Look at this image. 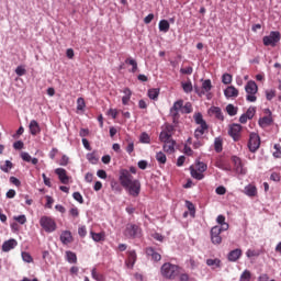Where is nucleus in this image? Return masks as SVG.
Returning <instances> with one entry per match:
<instances>
[{
    "label": "nucleus",
    "instance_id": "obj_1",
    "mask_svg": "<svg viewBox=\"0 0 281 281\" xmlns=\"http://www.w3.org/2000/svg\"><path fill=\"white\" fill-rule=\"evenodd\" d=\"M119 181L130 196L137 199L142 193V182L138 179H135L133 175L128 172V169H120Z\"/></svg>",
    "mask_w": 281,
    "mask_h": 281
},
{
    "label": "nucleus",
    "instance_id": "obj_2",
    "mask_svg": "<svg viewBox=\"0 0 281 281\" xmlns=\"http://www.w3.org/2000/svg\"><path fill=\"white\" fill-rule=\"evenodd\" d=\"M160 273L166 280H175L179 276V266L166 262L161 266Z\"/></svg>",
    "mask_w": 281,
    "mask_h": 281
},
{
    "label": "nucleus",
    "instance_id": "obj_3",
    "mask_svg": "<svg viewBox=\"0 0 281 281\" xmlns=\"http://www.w3.org/2000/svg\"><path fill=\"white\" fill-rule=\"evenodd\" d=\"M142 232H143L142 226H139L137 224L128 223L125 226L123 236H125V238H130V239L134 240L135 238H142V236H143Z\"/></svg>",
    "mask_w": 281,
    "mask_h": 281
},
{
    "label": "nucleus",
    "instance_id": "obj_4",
    "mask_svg": "<svg viewBox=\"0 0 281 281\" xmlns=\"http://www.w3.org/2000/svg\"><path fill=\"white\" fill-rule=\"evenodd\" d=\"M40 225L44 229V232H46V234H52L58 228L56 220L47 215H44L40 218Z\"/></svg>",
    "mask_w": 281,
    "mask_h": 281
},
{
    "label": "nucleus",
    "instance_id": "obj_5",
    "mask_svg": "<svg viewBox=\"0 0 281 281\" xmlns=\"http://www.w3.org/2000/svg\"><path fill=\"white\" fill-rule=\"evenodd\" d=\"M245 91L247 93V102H256V100H258V97H256V93H258V85L256 81L249 80L245 86Z\"/></svg>",
    "mask_w": 281,
    "mask_h": 281
},
{
    "label": "nucleus",
    "instance_id": "obj_6",
    "mask_svg": "<svg viewBox=\"0 0 281 281\" xmlns=\"http://www.w3.org/2000/svg\"><path fill=\"white\" fill-rule=\"evenodd\" d=\"M280 31H271L269 35L262 37L265 47H276L280 43Z\"/></svg>",
    "mask_w": 281,
    "mask_h": 281
},
{
    "label": "nucleus",
    "instance_id": "obj_7",
    "mask_svg": "<svg viewBox=\"0 0 281 281\" xmlns=\"http://www.w3.org/2000/svg\"><path fill=\"white\" fill-rule=\"evenodd\" d=\"M260 148V135L257 133H250L248 140V149L250 153H257Z\"/></svg>",
    "mask_w": 281,
    "mask_h": 281
},
{
    "label": "nucleus",
    "instance_id": "obj_8",
    "mask_svg": "<svg viewBox=\"0 0 281 281\" xmlns=\"http://www.w3.org/2000/svg\"><path fill=\"white\" fill-rule=\"evenodd\" d=\"M240 131H243V125L238 123H233L228 128V135L234 139L235 142L240 140Z\"/></svg>",
    "mask_w": 281,
    "mask_h": 281
},
{
    "label": "nucleus",
    "instance_id": "obj_9",
    "mask_svg": "<svg viewBox=\"0 0 281 281\" xmlns=\"http://www.w3.org/2000/svg\"><path fill=\"white\" fill-rule=\"evenodd\" d=\"M232 161L234 164V170L237 175H247V169L243 166V159L238 156H232Z\"/></svg>",
    "mask_w": 281,
    "mask_h": 281
},
{
    "label": "nucleus",
    "instance_id": "obj_10",
    "mask_svg": "<svg viewBox=\"0 0 281 281\" xmlns=\"http://www.w3.org/2000/svg\"><path fill=\"white\" fill-rule=\"evenodd\" d=\"M221 226H213L211 228V241L213 245H221V243H223V237H221Z\"/></svg>",
    "mask_w": 281,
    "mask_h": 281
},
{
    "label": "nucleus",
    "instance_id": "obj_11",
    "mask_svg": "<svg viewBox=\"0 0 281 281\" xmlns=\"http://www.w3.org/2000/svg\"><path fill=\"white\" fill-rule=\"evenodd\" d=\"M135 262H137V252L135 250H128L127 260H125L126 267L133 269V267H135Z\"/></svg>",
    "mask_w": 281,
    "mask_h": 281
},
{
    "label": "nucleus",
    "instance_id": "obj_12",
    "mask_svg": "<svg viewBox=\"0 0 281 281\" xmlns=\"http://www.w3.org/2000/svg\"><path fill=\"white\" fill-rule=\"evenodd\" d=\"M55 175L58 176L60 183H64V186H67V183H69V176H67V170H65L64 168L55 169Z\"/></svg>",
    "mask_w": 281,
    "mask_h": 281
},
{
    "label": "nucleus",
    "instance_id": "obj_13",
    "mask_svg": "<svg viewBox=\"0 0 281 281\" xmlns=\"http://www.w3.org/2000/svg\"><path fill=\"white\" fill-rule=\"evenodd\" d=\"M18 245H19V241H16V239L14 238L8 239L2 244V251L8 254V251H12V249H14Z\"/></svg>",
    "mask_w": 281,
    "mask_h": 281
},
{
    "label": "nucleus",
    "instance_id": "obj_14",
    "mask_svg": "<svg viewBox=\"0 0 281 281\" xmlns=\"http://www.w3.org/2000/svg\"><path fill=\"white\" fill-rule=\"evenodd\" d=\"M145 254L148 258H151V260H154V262H159V260H161V255L157 251H155V248L153 247H147L145 249Z\"/></svg>",
    "mask_w": 281,
    "mask_h": 281
},
{
    "label": "nucleus",
    "instance_id": "obj_15",
    "mask_svg": "<svg viewBox=\"0 0 281 281\" xmlns=\"http://www.w3.org/2000/svg\"><path fill=\"white\" fill-rule=\"evenodd\" d=\"M240 256H243V250L239 248H236L228 252L227 259L229 262H236L237 260L240 259Z\"/></svg>",
    "mask_w": 281,
    "mask_h": 281
},
{
    "label": "nucleus",
    "instance_id": "obj_16",
    "mask_svg": "<svg viewBox=\"0 0 281 281\" xmlns=\"http://www.w3.org/2000/svg\"><path fill=\"white\" fill-rule=\"evenodd\" d=\"M29 130L31 135L36 136L38 133H41V125L38 124V121L32 120L29 124Z\"/></svg>",
    "mask_w": 281,
    "mask_h": 281
},
{
    "label": "nucleus",
    "instance_id": "obj_17",
    "mask_svg": "<svg viewBox=\"0 0 281 281\" xmlns=\"http://www.w3.org/2000/svg\"><path fill=\"white\" fill-rule=\"evenodd\" d=\"M59 238L63 245H69L70 243H74V236L69 231H64Z\"/></svg>",
    "mask_w": 281,
    "mask_h": 281
},
{
    "label": "nucleus",
    "instance_id": "obj_18",
    "mask_svg": "<svg viewBox=\"0 0 281 281\" xmlns=\"http://www.w3.org/2000/svg\"><path fill=\"white\" fill-rule=\"evenodd\" d=\"M224 95L227 99H229V98H238V89H236V87H234V86H228L224 90Z\"/></svg>",
    "mask_w": 281,
    "mask_h": 281
},
{
    "label": "nucleus",
    "instance_id": "obj_19",
    "mask_svg": "<svg viewBox=\"0 0 281 281\" xmlns=\"http://www.w3.org/2000/svg\"><path fill=\"white\" fill-rule=\"evenodd\" d=\"M258 124L261 128H265L267 126H271V124H273V117L272 116L260 117L259 121H258Z\"/></svg>",
    "mask_w": 281,
    "mask_h": 281
},
{
    "label": "nucleus",
    "instance_id": "obj_20",
    "mask_svg": "<svg viewBox=\"0 0 281 281\" xmlns=\"http://www.w3.org/2000/svg\"><path fill=\"white\" fill-rule=\"evenodd\" d=\"M90 237L92 238V240H94V243H103V240H105L106 235L104 233H95L93 231L90 232Z\"/></svg>",
    "mask_w": 281,
    "mask_h": 281
},
{
    "label": "nucleus",
    "instance_id": "obj_21",
    "mask_svg": "<svg viewBox=\"0 0 281 281\" xmlns=\"http://www.w3.org/2000/svg\"><path fill=\"white\" fill-rule=\"evenodd\" d=\"M210 128L209 125H200L195 131H194V137L195 139H201L203 135H205V131Z\"/></svg>",
    "mask_w": 281,
    "mask_h": 281
},
{
    "label": "nucleus",
    "instance_id": "obj_22",
    "mask_svg": "<svg viewBox=\"0 0 281 281\" xmlns=\"http://www.w3.org/2000/svg\"><path fill=\"white\" fill-rule=\"evenodd\" d=\"M176 144H177V142H175L173 139L168 140L167 143H165L164 146H162L165 153H169V155H172V153H175V145Z\"/></svg>",
    "mask_w": 281,
    "mask_h": 281
},
{
    "label": "nucleus",
    "instance_id": "obj_23",
    "mask_svg": "<svg viewBox=\"0 0 281 281\" xmlns=\"http://www.w3.org/2000/svg\"><path fill=\"white\" fill-rule=\"evenodd\" d=\"M210 112L215 115L216 120H221V122H223V120H225V116L223 115V110H221V108L211 106Z\"/></svg>",
    "mask_w": 281,
    "mask_h": 281
},
{
    "label": "nucleus",
    "instance_id": "obj_24",
    "mask_svg": "<svg viewBox=\"0 0 281 281\" xmlns=\"http://www.w3.org/2000/svg\"><path fill=\"white\" fill-rule=\"evenodd\" d=\"M66 260L69 265H76L78 262V256H76V252L68 250L66 251Z\"/></svg>",
    "mask_w": 281,
    "mask_h": 281
},
{
    "label": "nucleus",
    "instance_id": "obj_25",
    "mask_svg": "<svg viewBox=\"0 0 281 281\" xmlns=\"http://www.w3.org/2000/svg\"><path fill=\"white\" fill-rule=\"evenodd\" d=\"M193 120L195 124H198L199 126H207V122H205V120L203 119V114L201 112L195 113L193 115Z\"/></svg>",
    "mask_w": 281,
    "mask_h": 281
},
{
    "label": "nucleus",
    "instance_id": "obj_26",
    "mask_svg": "<svg viewBox=\"0 0 281 281\" xmlns=\"http://www.w3.org/2000/svg\"><path fill=\"white\" fill-rule=\"evenodd\" d=\"M159 93H160L159 88H151L148 90L147 95H148L149 100H158Z\"/></svg>",
    "mask_w": 281,
    "mask_h": 281
},
{
    "label": "nucleus",
    "instance_id": "obj_27",
    "mask_svg": "<svg viewBox=\"0 0 281 281\" xmlns=\"http://www.w3.org/2000/svg\"><path fill=\"white\" fill-rule=\"evenodd\" d=\"M245 194L247 196H256V194H258V189H256V186L248 184L245 187Z\"/></svg>",
    "mask_w": 281,
    "mask_h": 281
},
{
    "label": "nucleus",
    "instance_id": "obj_28",
    "mask_svg": "<svg viewBox=\"0 0 281 281\" xmlns=\"http://www.w3.org/2000/svg\"><path fill=\"white\" fill-rule=\"evenodd\" d=\"M123 93H125V95L122 97V104L126 106V104H128V102L131 101V95H133V92L131 91V89L125 88L123 90Z\"/></svg>",
    "mask_w": 281,
    "mask_h": 281
},
{
    "label": "nucleus",
    "instance_id": "obj_29",
    "mask_svg": "<svg viewBox=\"0 0 281 281\" xmlns=\"http://www.w3.org/2000/svg\"><path fill=\"white\" fill-rule=\"evenodd\" d=\"M190 172H191V177L193 179H196L198 181L203 180V178L205 177L201 171H198L196 169H194L193 166L190 167Z\"/></svg>",
    "mask_w": 281,
    "mask_h": 281
},
{
    "label": "nucleus",
    "instance_id": "obj_30",
    "mask_svg": "<svg viewBox=\"0 0 281 281\" xmlns=\"http://www.w3.org/2000/svg\"><path fill=\"white\" fill-rule=\"evenodd\" d=\"M125 64L132 66V69L130 70L132 74H136L138 69L137 60L133 59V57H128L125 59Z\"/></svg>",
    "mask_w": 281,
    "mask_h": 281
},
{
    "label": "nucleus",
    "instance_id": "obj_31",
    "mask_svg": "<svg viewBox=\"0 0 281 281\" xmlns=\"http://www.w3.org/2000/svg\"><path fill=\"white\" fill-rule=\"evenodd\" d=\"M159 32H169L170 30V22H168V20H160L159 24Z\"/></svg>",
    "mask_w": 281,
    "mask_h": 281
},
{
    "label": "nucleus",
    "instance_id": "obj_32",
    "mask_svg": "<svg viewBox=\"0 0 281 281\" xmlns=\"http://www.w3.org/2000/svg\"><path fill=\"white\" fill-rule=\"evenodd\" d=\"M202 91H204V94L210 93V91H212V80H210V79L203 80L202 79Z\"/></svg>",
    "mask_w": 281,
    "mask_h": 281
},
{
    "label": "nucleus",
    "instance_id": "obj_33",
    "mask_svg": "<svg viewBox=\"0 0 281 281\" xmlns=\"http://www.w3.org/2000/svg\"><path fill=\"white\" fill-rule=\"evenodd\" d=\"M214 150L215 153H223V138L216 137L214 139Z\"/></svg>",
    "mask_w": 281,
    "mask_h": 281
},
{
    "label": "nucleus",
    "instance_id": "obj_34",
    "mask_svg": "<svg viewBox=\"0 0 281 281\" xmlns=\"http://www.w3.org/2000/svg\"><path fill=\"white\" fill-rule=\"evenodd\" d=\"M171 137H172V134L168 132H161L159 135L160 142H162L164 144H166L167 142H171L172 140L170 139Z\"/></svg>",
    "mask_w": 281,
    "mask_h": 281
},
{
    "label": "nucleus",
    "instance_id": "obj_35",
    "mask_svg": "<svg viewBox=\"0 0 281 281\" xmlns=\"http://www.w3.org/2000/svg\"><path fill=\"white\" fill-rule=\"evenodd\" d=\"M226 113L234 117V115L238 114V108L234 106V104H228L226 105Z\"/></svg>",
    "mask_w": 281,
    "mask_h": 281
},
{
    "label": "nucleus",
    "instance_id": "obj_36",
    "mask_svg": "<svg viewBox=\"0 0 281 281\" xmlns=\"http://www.w3.org/2000/svg\"><path fill=\"white\" fill-rule=\"evenodd\" d=\"M23 262H27L29 265L34 262V258H32V255L27 251H22L21 254Z\"/></svg>",
    "mask_w": 281,
    "mask_h": 281
},
{
    "label": "nucleus",
    "instance_id": "obj_37",
    "mask_svg": "<svg viewBox=\"0 0 281 281\" xmlns=\"http://www.w3.org/2000/svg\"><path fill=\"white\" fill-rule=\"evenodd\" d=\"M156 160L158 161V164H166V161H168V158H166V154H164V151H158L156 154Z\"/></svg>",
    "mask_w": 281,
    "mask_h": 281
},
{
    "label": "nucleus",
    "instance_id": "obj_38",
    "mask_svg": "<svg viewBox=\"0 0 281 281\" xmlns=\"http://www.w3.org/2000/svg\"><path fill=\"white\" fill-rule=\"evenodd\" d=\"M186 205L190 212V216H192V218H194V216L196 214V209L194 207V204L190 201H186Z\"/></svg>",
    "mask_w": 281,
    "mask_h": 281
},
{
    "label": "nucleus",
    "instance_id": "obj_39",
    "mask_svg": "<svg viewBox=\"0 0 281 281\" xmlns=\"http://www.w3.org/2000/svg\"><path fill=\"white\" fill-rule=\"evenodd\" d=\"M140 144H150V135L148 133L143 132L139 136Z\"/></svg>",
    "mask_w": 281,
    "mask_h": 281
},
{
    "label": "nucleus",
    "instance_id": "obj_40",
    "mask_svg": "<svg viewBox=\"0 0 281 281\" xmlns=\"http://www.w3.org/2000/svg\"><path fill=\"white\" fill-rule=\"evenodd\" d=\"M111 188L113 192H117L119 194L122 193V183L117 181H111Z\"/></svg>",
    "mask_w": 281,
    "mask_h": 281
},
{
    "label": "nucleus",
    "instance_id": "obj_41",
    "mask_svg": "<svg viewBox=\"0 0 281 281\" xmlns=\"http://www.w3.org/2000/svg\"><path fill=\"white\" fill-rule=\"evenodd\" d=\"M182 89L184 93H192V90H193L192 81L182 82Z\"/></svg>",
    "mask_w": 281,
    "mask_h": 281
},
{
    "label": "nucleus",
    "instance_id": "obj_42",
    "mask_svg": "<svg viewBox=\"0 0 281 281\" xmlns=\"http://www.w3.org/2000/svg\"><path fill=\"white\" fill-rule=\"evenodd\" d=\"M87 106V103L85 102V99L82 97L77 99V111H85V108Z\"/></svg>",
    "mask_w": 281,
    "mask_h": 281
},
{
    "label": "nucleus",
    "instance_id": "obj_43",
    "mask_svg": "<svg viewBox=\"0 0 281 281\" xmlns=\"http://www.w3.org/2000/svg\"><path fill=\"white\" fill-rule=\"evenodd\" d=\"M170 116L172 117L173 124H179V111L178 110H170Z\"/></svg>",
    "mask_w": 281,
    "mask_h": 281
},
{
    "label": "nucleus",
    "instance_id": "obj_44",
    "mask_svg": "<svg viewBox=\"0 0 281 281\" xmlns=\"http://www.w3.org/2000/svg\"><path fill=\"white\" fill-rule=\"evenodd\" d=\"M183 109V100H178L170 108L171 111H181Z\"/></svg>",
    "mask_w": 281,
    "mask_h": 281
},
{
    "label": "nucleus",
    "instance_id": "obj_45",
    "mask_svg": "<svg viewBox=\"0 0 281 281\" xmlns=\"http://www.w3.org/2000/svg\"><path fill=\"white\" fill-rule=\"evenodd\" d=\"M244 114L248 117V120H254V116L256 115V106L248 108Z\"/></svg>",
    "mask_w": 281,
    "mask_h": 281
},
{
    "label": "nucleus",
    "instance_id": "obj_46",
    "mask_svg": "<svg viewBox=\"0 0 281 281\" xmlns=\"http://www.w3.org/2000/svg\"><path fill=\"white\" fill-rule=\"evenodd\" d=\"M206 265H207V267H217V268H220L221 267V261H220V259H207L206 260Z\"/></svg>",
    "mask_w": 281,
    "mask_h": 281
},
{
    "label": "nucleus",
    "instance_id": "obj_47",
    "mask_svg": "<svg viewBox=\"0 0 281 281\" xmlns=\"http://www.w3.org/2000/svg\"><path fill=\"white\" fill-rule=\"evenodd\" d=\"M192 112V103L187 102L184 105L182 104L181 113L190 114Z\"/></svg>",
    "mask_w": 281,
    "mask_h": 281
},
{
    "label": "nucleus",
    "instance_id": "obj_48",
    "mask_svg": "<svg viewBox=\"0 0 281 281\" xmlns=\"http://www.w3.org/2000/svg\"><path fill=\"white\" fill-rule=\"evenodd\" d=\"M273 148L276 150V151H273V157L276 159H280V157H281V146H280V144H274Z\"/></svg>",
    "mask_w": 281,
    "mask_h": 281
},
{
    "label": "nucleus",
    "instance_id": "obj_49",
    "mask_svg": "<svg viewBox=\"0 0 281 281\" xmlns=\"http://www.w3.org/2000/svg\"><path fill=\"white\" fill-rule=\"evenodd\" d=\"M251 280V272L249 270H245L240 276V281H249Z\"/></svg>",
    "mask_w": 281,
    "mask_h": 281
},
{
    "label": "nucleus",
    "instance_id": "obj_50",
    "mask_svg": "<svg viewBox=\"0 0 281 281\" xmlns=\"http://www.w3.org/2000/svg\"><path fill=\"white\" fill-rule=\"evenodd\" d=\"M196 170L198 172H205L207 170V165L205 162L198 161L196 164Z\"/></svg>",
    "mask_w": 281,
    "mask_h": 281
},
{
    "label": "nucleus",
    "instance_id": "obj_51",
    "mask_svg": "<svg viewBox=\"0 0 281 281\" xmlns=\"http://www.w3.org/2000/svg\"><path fill=\"white\" fill-rule=\"evenodd\" d=\"M2 172H10L12 170V161L5 160L4 166L1 167Z\"/></svg>",
    "mask_w": 281,
    "mask_h": 281
},
{
    "label": "nucleus",
    "instance_id": "obj_52",
    "mask_svg": "<svg viewBox=\"0 0 281 281\" xmlns=\"http://www.w3.org/2000/svg\"><path fill=\"white\" fill-rule=\"evenodd\" d=\"M16 223H20V225H25L27 223V217L25 215H19L13 217Z\"/></svg>",
    "mask_w": 281,
    "mask_h": 281
},
{
    "label": "nucleus",
    "instance_id": "obj_53",
    "mask_svg": "<svg viewBox=\"0 0 281 281\" xmlns=\"http://www.w3.org/2000/svg\"><path fill=\"white\" fill-rule=\"evenodd\" d=\"M222 82H223V85H232V75L224 74L222 76Z\"/></svg>",
    "mask_w": 281,
    "mask_h": 281
},
{
    "label": "nucleus",
    "instance_id": "obj_54",
    "mask_svg": "<svg viewBox=\"0 0 281 281\" xmlns=\"http://www.w3.org/2000/svg\"><path fill=\"white\" fill-rule=\"evenodd\" d=\"M273 98H276V90H266V100H268V102H271Z\"/></svg>",
    "mask_w": 281,
    "mask_h": 281
},
{
    "label": "nucleus",
    "instance_id": "obj_55",
    "mask_svg": "<svg viewBox=\"0 0 281 281\" xmlns=\"http://www.w3.org/2000/svg\"><path fill=\"white\" fill-rule=\"evenodd\" d=\"M91 277L93 278V280L102 281V274H99L95 268L91 270Z\"/></svg>",
    "mask_w": 281,
    "mask_h": 281
},
{
    "label": "nucleus",
    "instance_id": "obj_56",
    "mask_svg": "<svg viewBox=\"0 0 281 281\" xmlns=\"http://www.w3.org/2000/svg\"><path fill=\"white\" fill-rule=\"evenodd\" d=\"M72 199H75V201L78 203H85V199H82V194L80 192H74Z\"/></svg>",
    "mask_w": 281,
    "mask_h": 281
},
{
    "label": "nucleus",
    "instance_id": "obj_57",
    "mask_svg": "<svg viewBox=\"0 0 281 281\" xmlns=\"http://www.w3.org/2000/svg\"><path fill=\"white\" fill-rule=\"evenodd\" d=\"M217 168L221 170H225L226 172L232 171V167L229 165H225L224 162H217L216 164Z\"/></svg>",
    "mask_w": 281,
    "mask_h": 281
},
{
    "label": "nucleus",
    "instance_id": "obj_58",
    "mask_svg": "<svg viewBox=\"0 0 281 281\" xmlns=\"http://www.w3.org/2000/svg\"><path fill=\"white\" fill-rule=\"evenodd\" d=\"M246 256H247V258H257L258 256H260V252H258L256 250L248 249L246 251Z\"/></svg>",
    "mask_w": 281,
    "mask_h": 281
},
{
    "label": "nucleus",
    "instance_id": "obj_59",
    "mask_svg": "<svg viewBox=\"0 0 281 281\" xmlns=\"http://www.w3.org/2000/svg\"><path fill=\"white\" fill-rule=\"evenodd\" d=\"M21 159H23V161H26L27 164H30L32 161V156H30V154L27 151H22Z\"/></svg>",
    "mask_w": 281,
    "mask_h": 281
},
{
    "label": "nucleus",
    "instance_id": "obj_60",
    "mask_svg": "<svg viewBox=\"0 0 281 281\" xmlns=\"http://www.w3.org/2000/svg\"><path fill=\"white\" fill-rule=\"evenodd\" d=\"M23 140H16L15 143H13L14 150H23Z\"/></svg>",
    "mask_w": 281,
    "mask_h": 281
},
{
    "label": "nucleus",
    "instance_id": "obj_61",
    "mask_svg": "<svg viewBox=\"0 0 281 281\" xmlns=\"http://www.w3.org/2000/svg\"><path fill=\"white\" fill-rule=\"evenodd\" d=\"M15 74H16V76H25L26 70H25V68H23V66H18L15 68Z\"/></svg>",
    "mask_w": 281,
    "mask_h": 281
},
{
    "label": "nucleus",
    "instance_id": "obj_62",
    "mask_svg": "<svg viewBox=\"0 0 281 281\" xmlns=\"http://www.w3.org/2000/svg\"><path fill=\"white\" fill-rule=\"evenodd\" d=\"M192 71H194V70H193V68L191 66H189L187 68H181L180 69V72H182V74H184L187 76H192Z\"/></svg>",
    "mask_w": 281,
    "mask_h": 281
},
{
    "label": "nucleus",
    "instance_id": "obj_63",
    "mask_svg": "<svg viewBox=\"0 0 281 281\" xmlns=\"http://www.w3.org/2000/svg\"><path fill=\"white\" fill-rule=\"evenodd\" d=\"M78 234L81 238H85V236H87V226H80L78 228Z\"/></svg>",
    "mask_w": 281,
    "mask_h": 281
},
{
    "label": "nucleus",
    "instance_id": "obj_64",
    "mask_svg": "<svg viewBox=\"0 0 281 281\" xmlns=\"http://www.w3.org/2000/svg\"><path fill=\"white\" fill-rule=\"evenodd\" d=\"M87 159L90 164H98V159L94 154H87Z\"/></svg>",
    "mask_w": 281,
    "mask_h": 281
}]
</instances>
